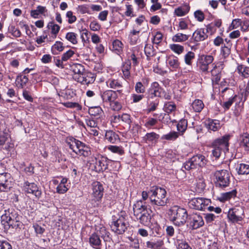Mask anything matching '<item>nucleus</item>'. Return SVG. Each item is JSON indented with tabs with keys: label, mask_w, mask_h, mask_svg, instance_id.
Segmentation results:
<instances>
[{
	"label": "nucleus",
	"mask_w": 249,
	"mask_h": 249,
	"mask_svg": "<svg viewBox=\"0 0 249 249\" xmlns=\"http://www.w3.org/2000/svg\"><path fill=\"white\" fill-rule=\"evenodd\" d=\"M4 212L5 213L1 216V223L4 226V228L21 229L23 225L20 221L21 217L18 212L13 209H9Z\"/></svg>",
	"instance_id": "f257e3e1"
},
{
	"label": "nucleus",
	"mask_w": 249,
	"mask_h": 249,
	"mask_svg": "<svg viewBox=\"0 0 249 249\" xmlns=\"http://www.w3.org/2000/svg\"><path fill=\"white\" fill-rule=\"evenodd\" d=\"M128 226L127 215L124 211H121L112 216L110 227L115 233L118 234L124 233Z\"/></svg>",
	"instance_id": "f03ea898"
},
{
	"label": "nucleus",
	"mask_w": 249,
	"mask_h": 249,
	"mask_svg": "<svg viewBox=\"0 0 249 249\" xmlns=\"http://www.w3.org/2000/svg\"><path fill=\"white\" fill-rule=\"evenodd\" d=\"M168 214L170 220L177 226L183 225L188 217L187 211L177 205L171 207Z\"/></svg>",
	"instance_id": "7ed1b4c3"
},
{
	"label": "nucleus",
	"mask_w": 249,
	"mask_h": 249,
	"mask_svg": "<svg viewBox=\"0 0 249 249\" xmlns=\"http://www.w3.org/2000/svg\"><path fill=\"white\" fill-rule=\"evenodd\" d=\"M230 138V135H226L215 140L212 143V155L215 159H218L222 152L228 151Z\"/></svg>",
	"instance_id": "20e7f679"
},
{
	"label": "nucleus",
	"mask_w": 249,
	"mask_h": 249,
	"mask_svg": "<svg viewBox=\"0 0 249 249\" xmlns=\"http://www.w3.org/2000/svg\"><path fill=\"white\" fill-rule=\"evenodd\" d=\"M67 142L69 148L76 154L87 157L91 155L90 148L79 140L71 138Z\"/></svg>",
	"instance_id": "39448f33"
},
{
	"label": "nucleus",
	"mask_w": 249,
	"mask_h": 249,
	"mask_svg": "<svg viewBox=\"0 0 249 249\" xmlns=\"http://www.w3.org/2000/svg\"><path fill=\"white\" fill-rule=\"evenodd\" d=\"M150 200L153 204L163 206L167 203L166 191L159 187H153L150 190Z\"/></svg>",
	"instance_id": "423d86ee"
},
{
	"label": "nucleus",
	"mask_w": 249,
	"mask_h": 249,
	"mask_svg": "<svg viewBox=\"0 0 249 249\" xmlns=\"http://www.w3.org/2000/svg\"><path fill=\"white\" fill-rule=\"evenodd\" d=\"M207 162V160L204 156L197 154L186 161L183 167L186 170H190L198 167H203L206 164Z\"/></svg>",
	"instance_id": "0eeeda50"
},
{
	"label": "nucleus",
	"mask_w": 249,
	"mask_h": 249,
	"mask_svg": "<svg viewBox=\"0 0 249 249\" xmlns=\"http://www.w3.org/2000/svg\"><path fill=\"white\" fill-rule=\"evenodd\" d=\"M214 176L215 178L216 186L225 188L229 186L230 182V174L227 170H217L215 172Z\"/></svg>",
	"instance_id": "6e6552de"
},
{
	"label": "nucleus",
	"mask_w": 249,
	"mask_h": 249,
	"mask_svg": "<svg viewBox=\"0 0 249 249\" xmlns=\"http://www.w3.org/2000/svg\"><path fill=\"white\" fill-rule=\"evenodd\" d=\"M211 200L203 197H195L189 202V206L191 209L204 211L211 203Z\"/></svg>",
	"instance_id": "1a4fd4ad"
},
{
	"label": "nucleus",
	"mask_w": 249,
	"mask_h": 249,
	"mask_svg": "<svg viewBox=\"0 0 249 249\" xmlns=\"http://www.w3.org/2000/svg\"><path fill=\"white\" fill-rule=\"evenodd\" d=\"M244 214V211L242 207H235L229 210L228 218L232 223H237L242 220Z\"/></svg>",
	"instance_id": "9d476101"
},
{
	"label": "nucleus",
	"mask_w": 249,
	"mask_h": 249,
	"mask_svg": "<svg viewBox=\"0 0 249 249\" xmlns=\"http://www.w3.org/2000/svg\"><path fill=\"white\" fill-rule=\"evenodd\" d=\"M213 60V57L211 55L202 54L199 56L197 65L202 72L208 73L209 65L212 63Z\"/></svg>",
	"instance_id": "9b49d317"
},
{
	"label": "nucleus",
	"mask_w": 249,
	"mask_h": 249,
	"mask_svg": "<svg viewBox=\"0 0 249 249\" xmlns=\"http://www.w3.org/2000/svg\"><path fill=\"white\" fill-rule=\"evenodd\" d=\"M12 180L9 173L0 174V192H8L12 188Z\"/></svg>",
	"instance_id": "f8f14e48"
},
{
	"label": "nucleus",
	"mask_w": 249,
	"mask_h": 249,
	"mask_svg": "<svg viewBox=\"0 0 249 249\" xmlns=\"http://www.w3.org/2000/svg\"><path fill=\"white\" fill-rule=\"evenodd\" d=\"M23 187L27 193L32 194L38 199L41 197L42 192L35 183H30L27 181H25L24 183Z\"/></svg>",
	"instance_id": "ddd939ff"
},
{
	"label": "nucleus",
	"mask_w": 249,
	"mask_h": 249,
	"mask_svg": "<svg viewBox=\"0 0 249 249\" xmlns=\"http://www.w3.org/2000/svg\"><path fill=\"white\" fill-rule=\"evenodd\" d=\"M121 90H107L101 93V97L104 103H110L115 101L118 97V93H120Z\"/></svg>",
	"instance_id": "4468645a"
},
{
	"label": "nucleus",
	"mask_w": 249,
	"mask_h": 249,
	"mask_svg": "<svg viewBox=\"0 0 249 249\" xmlns=\"http://www.w3.org/2000/svg\"><path fill=\"white\" fill-rule=\"evenodd\" d=\"M95 80V74L86 71L81 75L79 76L78 77H76L75 81H77L78 82L83 85H89V84L93 83Z\"/></svg>",
	"instance_id": "2eb2a0df"
},
{
	"label": "nucleus",
	"mask_w": 249,
	"mask_h": 249,
	"mask_svg": "<svg viewBox=\"0 0 249 249\" xmlns=\"http://www.w3.org/2000/svg\"><path fill=\"white\" fill-rule=\"evenodd\" d=\"M95 80V74L86 71L81 75L79 76L78 77H76L75 81H77L78 82L83 85H89V84L93 83Z\"/></svg>",
	"instance_id": "dca6fc26"
},
{
	"label": "nucleus",
	"mask_w": 249,
	"mask_h": 249,
	"mask_svg": "<svg viewBox=\"0 0 249 249\" xmlns=\"http://www.w3.org/2000/svg\"><path fill=\"white\" fill-rule=\"evenodd\" d=\"M92 186V196L95 201H99L103 197L104 188L102 184L98 181L93 182Z\"/></svg>",
	"instance_id": "f3484780"
},
{
	"label": "nucleus",
	"mask_w": 249,
	"mask_h": 249,
	"mask_svg": "<svg viewBox=\"0 0 249 249\" xmlns=\"http://www.w3.org/2000/svg\"><path fill=\"white\" fill-rule=\"evenodd\" d=\"M94 168L97 172L104 171L107 168L110 160L107 157H100L95 159Z\"/></svg>",
	"instance_id": "a211bd4d"
},
{
	"label": "nucleus",
	"mask_w": 249,
	"mask_h": 249,
	"mask_svg": "<svg viewBox=\"0 0 249 249\" xmlns=\"http://www.w3.org/2000/svg\"><path fill=\"white\" fill-rule=\"evenodd\" d=\"M213 68L211 71L212 76V80L213 83L217 84L221 79V73L222 70V65L221 64H213Z\"/></svg>",
	"instance_id": "6ab92c4d"
},
{
	"label": "nucleus",
	"mask_w": 249,
	"mask_h": 249,
	"mask_svg": "<svg viewBox=\"0 0 249 249\" xmlns=\"http://www.w3.org/2000/svg\"><path fill=\"white\" fill-rule=\"evenodd\" d=\"M190 226L193 229L196 230L202 227L204 224L202 216L198 214H193L191 218Z\"/></svg>",
	"instance_id": "aec40b11"
},
{
	"label": "nucleus",
	"mask_w": 249,
	"mask_h": 249,
	"mask_svg": "<svg viewBox=\"0 0 249 249\" xmlns=\"http://www.w3.org/2000/svg\"><path fill=\"white\" fill-rule=\"evenodd\" d=\"M141 224L150 229L151 216L148 213L147 207L141 205Z\"/></svg>",
	"instance_id": "412c9836"
},
{
	"label": "nucleus",
	"mask_w": 249,
	"mask_h": 249,
	"mask_svg": "<svg viewBox=\"0 0 249 249\" xmlns=\"http://www.w3.org/2000/svg\"><path fill=\"white\" fill-rule=\"evenodd\" d=\"M208 35L204 28H199L196 30L193 34L192 39L195 42L202 41L208 37Z\"/></svg>",
	"instance_id": "4be33fe9"
},
{
	"label": "nucleus",
	"mask_w": 249,
	"mask_h": 249,
	"mask_svg": "<svg viewBox=\"0 0 249 249\" xmlns=\"http://www.w3.org/2000/svg\"><path fill=\"white\" fill-rule=\"evenodd\" d=\"M89 242L90 246L95 249H101L102 248L101 240L97 232L93 233L90 235Z\"/></svg>",
	"instance_id": "5701e85b"
},
{
	"label": "nucleus",
	"mask_w": 249,
	"mask_h": 249,
	"mask_svg": "<svg viewBox=\"0 0 249 249\" xmlns=\"http://www.w3.org/2000/svg\"><path fill=\"white\" fill-rule=\"evenodd\" d=\"M242 97L240 95H234L232 97L229 99L227 101L224 102L222 107L226 110L230 108L231 106L233 103H235L236 105L240 104V102H243Z\"/></svg>",
	"instance_id": "b1692460"
},
{
	"label": "nucleus",
	"mask_w": 249,
	"mask_h": 249,
	"mask_svg": "<svg viewBox=\"0 0 249 249\" xmlns=\"http://www.w3.org/2000/svg\"><path fill=\"white\" fill-rule=\"evenodd\" d=\"M239 144L240 147L244 148L245 151H249V134L245 133L241 135Z\"/></svg>",
	"instance_id": "393cba45"
},
{
	"label": "nucleus",
	"mask_w": 249,
	"mask_h": 249,
	"mask_svg": "<svg viewBox=\"0 0 249 249\" xmlns=\"http://www.w3.org/2000/svg\"><path fill=\"white\" fill-rule=\"evenodd\" d=\"M71 70L74 73L73 78L75 80H76V77H79L86 71L84 66L78 63L73 64Z\"/></svg>",
	"instance_id": "a878e982"
},
{
	"label": "nucleus",
	"mask_w": 249,
	"mask_h": 249,
	"mask_svg": "<svg viewBox=\"0 0 249 249\" xmlns=\"http://www.w3.org/2000/svg\"><path fill=\"white\" fill-rule=\"evenodd\" d=\"M207 128L213 131H216L220 128V121L217 120L209 119L206 123Z\"/></svg>",
	"instance_id": "bb28decb"
},
{
	"label": "nucleus",
	"mask_w": 249,
	"mask_h": 249,
	"mask_svg": "<svg viewBox=\"0 0 249 249\" xmlns=\"http://www.w3.org/2000/svg\"><path fill=\"white\" fill-rule=\"evenodd\" d=\"M236 190L233 189L231 191L221 194L218 197V200L221 202H225L232 198H234L236 196Z\"/></svg>",
	"instance_id": "cd10ccee"
},
{
	"label": "nucleus",
	"mask_w": 249,
	"mask_h": 249,
	"mask_svg": "<svg viewBox=\"0 0 249 249\" xmlns=\"http://www.w3.org/2000/svg\"><path fill=\"white\" fill-rule=\"evenodd\" d=\"M105 139L110 143H114L119 141V135L112 130H107L105 133Z\"/></svg>",
	"instance_id": "c85d7f7f"
},
{
	"label": "nucleus",
	"mask_w": 249,
	"mask_h": 249,
	"mask_svg": "<svg viewBox=\"0 0 249 249\" xmlns=\"http://www.w3.org/2000/svg\"><path fill=\"white\" fill-rule=\"evenodd\" d=\"M139 33V30L134 29H133L132 31H130L128 38L129 43L131 45H133L137 44L140 37Z\"/></svg>",
	"instance_id": "c756f323"
},
{
	"label": "nucleus",
	"mask_w": 249,
	"mask_h": 249,
	"mask_svg": "<svg viewBox=\"0 0 249 249\" xmlns=\"http://www.w3.org/2000/svg\"><path fill=\"white\" fill-rule=\"evenodd\" d=\"M190 10V6L188 4H184L175 9V14L178 17H182L187 14Z\"/></svg>",
	"instance_id": "7c9ffc66"
},
{
	"label": "nucleus",
	"mask_w": 249,
	"mask_h": 249,
	"mask_svg": "<svg viewBox=\"0 0 249 249\" xmlns=\"http://www.w3.org/2000/svg\"><path fill=\"white\" fill-rule=\"evenodd\" d=\"M96 232L99 235V237L101 236L104 239L105 242H110L111 240L110 233L107 231L104 227H101Z\"/></svg>",
	"instance_id": "2f4dec72"
},
{
	"label": "nucleus",
	"mask_w": 249,
	"mask_h": 249,
	"mask_svg": "<svg viewBox=\"0 0 249 249\" xmlns=\"http://www.w3.org/2000/svg\"><path fill=\"white\" fill-rule=\"evenodd\" d=\"M11 141L10 135L8 129L0 130V145L7 142Z\"/></svg>",
	"instance_id": "473e14b6"
},
{
	"label": "nucleus",
	"mask_w": 249,
	"mask_h": 249,
	"mask_svg": "<svg viewBox=\"0 0 249 249\" xmlns=\"http://www.w3.org/2000/svg\"><path fill=\"white\" fill-rule=\"evenodd\" d=\"M47 27L49 29H51V34L52 35L53 38H56L60 30V26L56 24H54L53 22L51 21L49 22Z\"/></svg>",
	"instance_id": "72a5a7b5"
},
{
	"label": "nucleus",
	"mask_w": 249,
	"mask_h": 249,
	"mask_svg": "<svg viewBox=\"0 0 249 249\" xmlns=\"http://www.w3.org/2000/svg\"><path fill=\"white\" fill-rule=\"evenodd\" d=\"M146 244L149 249H160L163 246L164 242L162 240H158L155 242L147 241Z\"/></svg>",
	"instance_id": "f704fd0d"
},
{
	"label": "nucleus",
	"mask_w": 249,
	"mask_h": 249,
	"mask_svg": "<svg viewBox=\"0 0 249 249\" xmlns=\"http://www.w3.org/2000/svg\"><path fill=\"white\" fill-rule=\"evenodd\" d=\"M237 71L245 78L249 77V67L244 65H238L236 69Z\"/></svg>",
	"instance_id": "c9c22d12"
},
{
	"label": "nucleus",
	"mask_w": 249,
	"mask_h": 249,
	"mask_svg": "<svg viewBox=\"0 0 249 249\" xmlns=\"http://www.w3.org/2000/svg\"><path fill=\"white\" fill-rule=\"evenodd\" d=\"M123 44L118 40L116 39L112 42V51L117 54L121 53L123 51Z\"/></svg>",
	"instance_id": "e433bc0d"
},
{
	"label": "nucleus",
	"mask_w": 249,
	"mask_h": 249,
	"mask_svg": "<svg viewBox=\"0 0 249 249\" xmlns=\"http://www.w3.org/2000/svg\"><path fill=\"white\" fill-rule=\"evenodd\" d=\"M89 113L90 115L96 117L98 119L100 118L103 114V111L100 107H95L89 109Z\"/></svg>",
	"instance_id": "4c0bfd02"
},
{
	"label": "nucleus",
	"mask_w": 249,
	"mask_h": 249,
	"mask_svg": "<svg viewBox=\"0 0 249 249\" xmlns=\"http://www.w3.org/2000/svg\"><path fill=\"white\" fill-rule=\"evenodd\" d=\"M168 63L172 69L176 70L179 67V62L177 57L175 56H171L169 57L168 59Z\"/></svg>",
	"instance_id": "58836bf2"
},
{
	"label": "nucleus",
	"mask_w": 249,
	"mask_h": 249,
	"mask_svg": "<svg viewBox=\"0 0 249 249\" xmlns=\"http://www.w3.org/2000/svg\"><path fill=\"white\" fill-rule=\"evenodd\" d=\"M16 81L18 88H23L28 83V78L26 75L20 74L17 77Z\"/></svg>",
	"instance_id": "ea45409f"
},
{
	"label": "nucleus",
	"mask_w": 249,
	"mask_h": 249,
	"mask_svg": "<svg viewBox=\"0 0 249 249\" xmlns=\"http://www.w3.org/2000/svg\"><path fill=\"white\" fill-rule=\"evenodd\" d=\"M189 36L178 33L172 37V41L175 42H182L188 39Z\"/></svg>",
	"instance_id": "a19ab883"
},
{
	"label": "nucleus",
	"mask_w": 249,
	"mask_h": 249,
	"mask_svg": "<svg viewBox=\"0 0 249 249\" xmlns=\"http://www.w3.org/2000/svg\"><path fill=\"white\" fill-rule=\"evenodd\" d=\"M133 215L132 216V218L135 220H138L140 219V205L139 202L137 201L133 205Z\"/></svg>",
	"instance_id": "79ce46f5"
},
{
	"label": "nucleus",
	"mask_w": 249,
	"mask_h": 249,
	"mask_svg": "<svg viewBox=\"0 0 249 249\" xmlns=\"http://www.w3.org/2000/svg\"><path fill=\"white\" fill-rule=\"evenodd\" d=\"M159 135L155 132L147 133L145 136L142 138V141L148 143L152 142L155 140L158 139Z\"/></svg>",
	"instance_id": "37998d69"
},
{
	"label": "nucleus",
	"mask_w": 249,
	"mask_h": 249,
	"mask_svg": "<svg viewBox=\"0 0 249 249\" xmlns=\"http://www.w3.org/2000/svg\"><path fill=\"white\" fill-rule=\"evenodd\" d=\"M194 110L196 112H200L204 108V105L201 100L196 99L192 104Z\"/></svg>",
	"instance_id": "c03bdc74"
},
{
	"label": "nucleus",
	"mask_w": 249,
	"mask_h": 249,
	"mask_svg": "<svg viewBox=\"0 0 249 249\" xmlns=\"http://www.w3.org/2000/svg\"><path fill=\"white\" fill-rule=\"evenodd\" d=\"M237 173L240 175L249 174V165L245 163H240L236 167Z\"/></svg>",
	"instance_id": "a18cd8bd"
},
{
	"label": "nucleus",
	"mask_w": 249,
	"mask_h": 249,
	"mask_svg": "<svg viewBox=\"0 0 249 249\" xmlns=\"http://www.w3.org/2000/svg\"><path fill=\"white\" fill-rule=\"evenodd\" d=\"M107 149L113 153L122 156L124 154V148L122 146L117 145H109Z\"/></svg>",
	"instance_id": "49530a36"
},
{
	"label": "nucleus",
	"mask_w": 249,
	"mask_h": 249,
	"mask_svg": "<svg viewBox=\"0 0 249 249\" xmlns=\"http://www.w3.org/2000/svg\"><path fill=\"white\" fill-rule=\"evenodd\" d=\"M179 136L178 133L176 131H171L169 133L163 135L161 137L162 140L174 141L176 140Z\"/></svg>",
	"instance_id": "de8ad7c7"
},
{
	"label": "nucleus",
	"mask_w": 249,
	"mask_h": 249,
	"mask_svg": "<svg viewBox=\"0 0 249 249\" xmlns=\"http://www.w3.org/2000/svg\"><path fill=\"white\" fill-rule=\"evenodd\" d=\"M163 109L166 113H171L176 110V105L173 102H166L164 103Z\"/></svg>",
	"instance_id": "09e8293b"
},
{
	"label": "nucleus",
	"mask_w": 249,
	"mask_h": 249,
	"mask_svg": "<svg viewBox=\"0 0 249 249\" xmlns=\"http://www.w3.org/2000/svg\"><path fill=\"white\" fill-rule=\"evenodd\" d=\"M64 49L63 44L61 41H56L54 45H53L51 48L52 52L53 54H57V51L62 52Z\"/></svg>",
	"instance_id": "8fccbe9b"
},
{
	"label": "nucleus",
	"mask_w": 249,
	"mask_h": 249,
	"mask_svg": "<svg viewBox=\"0 0 249 249\" xmlns=\"http://www.w3.org/2000/svg\"><path fill=\"white\" fill-rule=\"evenodd\" d=\"M187 120L184 119L180 120L177 124L178 130L181 132L182 134L185 131L187 128Z\"/></svg>",
	"instance_id": "3c124183"
},
{
	"label": "nucleus",
	"mask_w": 249,
	"mask_h": 249,
	"mask_svg": "<svg viewBox=\"0 0 249 249\" xmlns=\"http://www.w3.org/2000/svg\"><path fill=\"white\" fill-rule=\"evenodd\" d=\"M231 44H224L221 48V54L224 58L228 57L231 53Z\"/></svg>",
	"instance_id": "603ef678"
},
{
	"label": "nucleus",
	"mask_w": 249,
	"mask_h": 249,
	"mask_svg": "<svg viewBox=\"0 0 249 249\" xmlns=\"http://www.w3.org/2000/svg\"><path fill=\"white\" fill-rule=\"evenodd\" d=\"M170 49L177 53L178 54H181L184 51V47L178 44H172L170 45Z\"/></svg>",
	"instance_id": "864d4df0"
},
{
	"label": "nucleus",
	"mask_w": 249,
	"mask_h": 249,
	"mask_svg": "<svg viewBox=\"0 0 249 249\" xmlns=\"http://www.w3.org/2000/svg\"><path fill=\"white\" fill-rule=\"evenodd\" d=\"M77 35L73 32H69L66 35L65 38L72 44L75 45L77 43Z\"/></svg>",
	"instance_id": "5fc2aeb1"
},
{
	"label": "nucleus",
	"mask_w": 249,
	"mask_h": 249,
	"mask_svg": "<svg viewBox=\"0 0 249 249\" xmlns=\"http://www.w3.org/2000/svg\"><path fill=\"white\" fill-rule=\"evenodd\" d=\"M195 57V54L192 51L188 52L184 56V61L186 65L191 66L192 60Z\"/></svg>",
	"instance_id": "6e6d98bb"
},
{
	"label": "nucleus",
	"mask_w": 249,
	"mask_h": 249,
	"mask_svg": "<svg viewBox=\"0 0 249 249\" xmlns=\"http://www.w3.org/2000/svg\"><path fill=\"white\" fill-rule=\"evenodd\" d=\"M0 145L1 149L5 150L8 154L9 152L13 151L14 146V143L11 142V141L7 142L4 144H1Z\"/></svg>",
	"instance_id": "4d7b16f0"
},
{
	"label": "nucleus",
	"mask_w": 249,
	"mask_h": 249,
	"mask_svg": "<svg viewBox=\"0 0 249 249\" xmlns=\"http://www.w3.org/2000/svg\"><path fill=\"white\" fill-rule=\"evenodd\" d=\"M108 87L111 89H117L122 87L121 84L117 80L110 79L107 81Z\"/></svg>",
	"instance_id": "13d9d810"
},
{
	"label": "nucleus",
	"mask_w": 249,
	"mask_h": 249,
	"mask_svg": "<svg viewBox=\"0 0 249 249\" xmlns=\"http://www.w3.org/2000/svg\"><path fill=\"white\" fill-rule=\"evenodd\" d=\"M176 244L177 249H192L188 244L183 240H177Z\"/></svg>",
	"instance_id": "bf43d9fd"
},
{
	"label": "nucleus",
	"mask_w": 249,
	"mask_h": 249,
	"mask_svg": "<svg viewBox=\"0 0 249 249\" xmlns=\"http://www.w3.org/2000/svg\"><path fill=\"white\" fill-rule=\"evenodd\" d=\"M122 122L125 123L129 128L130 127V123H131L130 116L126 113H124L121 116L120 122Z\"/></svg>",
	"instance_id": "052dcab7"
},
{
	"label": "nucleus",
	"mask_w": 249,
	"mask_h": 249,
	"mask_svg": "<svg viewBox=\"0 0 249 249\" xmlns=\"http://www.w3.org/2000/svg\"><path fill=\"white\" fill-rule=\"evenodd\" d=\"M144 53L147 56V59H149V57L153 56L154 54V51L153 48L150 44H146L144 47Z\"/></svg>",
	"instance_id": "680f3d73"
},
{
	"label": "nucleus",
	"mask_w": 249,
	"mask_h": 249,
	"mask_svg": "<svg viewBox=\"0 0 249 249\" xmlns=\"http://www.w3.org/2000/svg\"><path fill=\"white\" fill-rule=\"evenodd\" d=\"M137 48H135L133 50V53L131 54L130 56L131 59L132 61V63L134 65H137L139 63L137 59L138 56H139V51L138 50H136Z\"/></svg>",
	"instance_id": "e2e57ef3"
},
{
	"label": "nucleus",
	"mask_w": 249,
	"mask_h": 249,
	"mask_svg": "<svg viewBox=\"0 0 249 249\" xmlns=\"http://www.w3.org/2000/svg\"><path fill=\"white\" fill-rule=\"evenodd\" d=\"M143 122L144 123V126L147 128H149L156 124L157 120L153 118H148L145 122L143 120Z\"/></svg>",
	"instance_id": "0e129e2a"
},
{
	"label": "nucleus",
	"mask_w": 249,
	"mask_h": 249,
	"mask_svg": "<svg viewBox=\"0 0 249 249\" xmlns=\"http://www.w3.org/2000/svg\"><path fill=\"white\" fill-rule=\"evenodd\" d=\"M195 18L199 22H202L205 18V16L203 12L199 10H196L194 13Z\"/></svg>",
	"instance_id": "69168bd1"
},
{
	"label": "nucleus",
	"mask_w": 249,
	"mask_h": 249,
	"mask_svg": "<svg viewBox=\"0 0 249 249\" xmlns=\"http://www.w3.org/2000/svg\"><path fill=\"white\" fill-rule=\"evenodd\" d=\"M111 108L114 111H119L121 109L122 106L120 103L114 101L110 103Z\"/></svg>",
	"instance_id": "338daca9"
},
{
	"label": "nucleus",
	"mask_w": 249,
	"mask_h": 249,
	"mask_svg": "<svg viewBox=\"0 0 249 249\" xmlns=\"http://www.w3.org/2000/svg\"><path fill=\"white\" fill-rule=\"evenodd\" d=\"M217 241L216 239H214L213 241L209 240L207 243V248L206 249H218Z\"/></svg>",
	"instance_id": "774afa93"
}]
</instances>
